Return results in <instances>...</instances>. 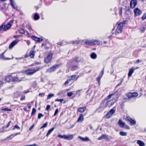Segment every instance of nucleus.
Instances as JSON below:
<instances>
[{"label":"nucleus","instance_id":"obj_53","mask_svg":"<svg viewBox=\"0 0 146 146\" xmlns=\"http://www.w3.org/2000/svg\"><path fill=\"white\" fill-rule=\"evenodd\" d=\"M123 82V79H121L120 80V83L119 84H118L116 86V87L117 88L118 86H119L120 85L122 84V83Z\"/></svg>","mask_w":146,"mask_h":146},{"label":"nucleus","instance_id":"obj_34","mask_svg":"<svg viewBox=\"0 0 146 146\" xmlns=\"http://www.w3.org/2000/svg\"><path fill=\"white\" fill-rule=\"evenodd\" d=\"M36 110L35 108H33L32 110V111L31 113V115H34L36 113Z\"/></svg>","mask_w":146,"mask_h":146},{"label":"nucleus","instance_id":"obj_60","mask_svg":"<svg viewBox=\"0 0 146 146\" xmlns=\"http://www.w3.org/2000/svg\"><path fill=\"white\" fill-rule=\"evenodd\" d=\"M78 57L77 56H75L74 59V60L76 62L78 61Z\"/></svg>","mask_w":146,"mask_h":146},{"label":"nucleus","instance_id":"obj_64","mask_svg":"<svg viewBox=\"0 0 146 146\" xmlns=\"http://www.w3.org/2000/svg\"><path fill=\"white\" fill-rule=\"evenodd\" d=\"M126 11L128 12H130V9L129 8V7L128 6L126 8Z\"/></svg>","mask_w":146,"mask_h":146},{"label":"nucleus","instance_id":"obj_31","mask_svg":"<svg viewBox=\"0 0 146 146\" xmlns=\"http://www.w3.org/2000/svg\"><path fill=\"white\" fill-rule=\"evenodd\" d=\"M129 95V93H128L127 94H126V95L125 96H124L123 98V99L124 100H127L129 99V98H131V97H130Z\"/></svg>","mask_w":146,"mask_h":146},{"label":"nucleus","instance_id":"obj_49","mask_svg":"<svg viewBox=\"0 0 146 146\" xmlns=\"http://www.w3.org/2000/svg\"><path fill=\"white\" fill-rule=\"evenodd\" d=\"M25 96L24 95H23L20 98V100L22 101L25 99Z\"/></svg>","mask_w":146,"mask_h":146},{"label":"nucleus","instance_id":"obj_59","mask_svg":"<svg viewBox=\"0 0 146 146\" xmlns=\"http://www.w3.org/2000/svg\"><path fill=\"white\" fill-rule=\"evenodd\" d=\"M31 103L30 102H29L27 104V106L29 109H30L31 108Z\"/></svg>","mask_w":146,"mask_h":146},{"label":"nucleus","instance_id":"obj_17","mask_svg":"<svg viewBox=\"0 0 146 146\" xmlns=\"http://www.w3.org/2000/svg\"><path fill=\"white\" fill-rule=\"evenodd\" d=\"M23 78H19L17 75L15 76H13L12 82H20L22 80Z\"/></svg>","mask_w":146,"mask_h":146},{"label":"nucleus","instance_id":"obj_23","mask_svg":"<svg viewBox=\"0 0 146 146\" xmlns=\"http://www.w3.org/2000/svg\"><path fill=\"white\" fill-rule=\"evenodd\" d=\"M146 29V27L143 25H142L140 26V30L141 33H143L144 32Z\"/></svg>","mask_w":146,"mask_h":146},{"label":"nucleus","instance_id":"obj_13","mask_svg":"<svg viewBox=\"0 0 146 146\" xmlns=\"http://www.w3.org/2000/svg\"><path fill=\"white\" fill-rule=\"evenodd\" d=\"M135 16L140 15L142 13V11L138 8L135 9L133 10Z\"/></svg>","mask_w":146,"mask_h":146},{"label":"nucleus","instance_id":"obj_28","mask_svg":"<svg viewBox=\"0 0 146 146\" xmlns=\"http://www.w3.org/2000/svg\"><path fill=\"white\" fill-rule=\"evenodd\" d=\"M34 19L35 20H37L40 18V17L37 13H35L33 16Z\"/></svg>","mask_w":146,"mask_h":146},{"label":"nucleus","instance_id":"obj_30","mask_svg":"<svg viewBox=\"0 0 146 146\" xmlns=\"http://www.w3.org/2000/svg\"><path fill=\"white\" fill-rule=\"evenodd\" d=\"M11 121H9L8 123H7L6 125L3 126L2 127V128L3 129H5V128H8L9 127V125H10V124L11 123Z\"/></svg>","mask_w":146,"mask_h":146},{"label":"nucleus","instance_id":"obj_11","mask_svg":"<svg viewBox=\"0 0 146 146\" xmlns=\"http://www.w3.org/2000/svg\"><path fill=\"white\" fill-rule=\"evenodd\" d=\"M13 76L11 75H8L5 76L4 80L7 82L9 83L12 82Z\"/></svg>","mask_w":146,"mask_h":146},{"label":"nucleus","instance_id":"obj_12","mask_svg":"<svg viewBox=\"0 0 146 146\" xmlns=\"http://www.w3.org/2000/svg\"><path fill=\"white\" fill-rule=\"evenodd\" d=\"M137 4V1L136 0H131L130 2V6L131 8H134Z\"/></svg>","mask_w":146,"mask_h":146},{"label":"nucleus","instance_id":"obj_42","mask_svg":"<svg viewBox=\"0 0 146 146\" xmlns=\"http://www.w3.org/2000/svg\"><path fill=\"white\" fill-rule=\"evenodd\" d=\"M54 96L53 94H50L47 96V99H49L51 98V97Z\"/></svg>","mask_w":146,"mask_h":146},{"label":"nucleus","instance_id":"obj_38","mask_svg":"<svg viewBox=\"0 0 146 146\" xmlns=\"http://www.w3.org/2000/svg\"><path fill=\"white\" fill-rule=\"evenodd\" d=\"M19 32L20 33L23 34L25 33V31L23 29L21 28L19 30Z\"/></svg>","mask_w":146,"mask_h":146},{"label":"nucleus","instance_id":"obj_10","mask_svg":"<svg viewBox=\"0 0 146 146\" xmlns=\"http://www.w3.org/2000/svg\"><path fill=\"white\" fill-rule=\"evenodd\" d=\"M60 65L59 64H56L54 66H51L49 68L46 70V71L48 72H52L54 71L56 68L58 67L59 66H60Z\"/></svg>","mask_w":146,"mask_h":146},{"label":"nucleus","instance_id":"obj_40","mask_svg":"<svg viewBox=\"0 0 146 146\" xmlns=\"http://www.w3.org/2000/svg\"><path fill=\"white\" fill-rule=\"evenodd\" d=\"M27 28L30 30H32V27H31V26L30 24H28L26 26Z\"/></svg>","mask_w":146,"mask_h":146},{"label":"nucleus","instance_id":"obj_2","mask_svg":"<svg viewBox=\"0 0 146 146\" xmlns=\"http://www.w3.org/2000/svg\"><path fill=\"white\" fill-rule=\"evenodd\" d=\"M126 21H123L119 23H117L116 25V27H114L112 30V34H115V35H118L122 33L123 27L124 26L126 23Z\"/></svg>","mask_w":146,"mask_h":146},{"label":"nucleus","instance_id":"obj_47","mask_svg":"<svg viewBox=\"0 0 146 146\" xmlns=\"http://www.w3.org/2000/svg\"><path fill=\"white\" fill-rule=\"evenodd\" d=\"M63 99H57L55 100V102H60L61 103H62V101H63Z\"/></svg>","mask_w":146,"mask_h":146},{"label":"nucleus","instance_id":"obj_7","mask_svg":"<svg viewBox=\"0 0 146 146\" xmlns=\"http://www.w3.org/2000/svg\"><path fill=\"white\" fill-rule=\"evenodd\" d=\"M57 137L68 140H71L73 138V135L70 134H69L67 135L64 134L62 135H58Z\"/></svg>","mask_w":146,"mask_h":146},{"label":"nucleus","instance_id":"obj_6","mask_svg":"<svg viewBox=\"0 0 146 146\" xmlns=\"http://www.w3.org/2000/svg\"><path fill=\"white\" fill-rule=\"evenodd\" d=\"M116 107H114L111 109L104 116V117L107 118H109L111 117L115 112Z\"/></svg>","mask_w":146,"mask_h":146},{"label":"nucleus","instance_id":"obj_51","mask_svg":"<svg viewBox=\"0 0 146 146\" xmlns=\"http://www.w3.org/2000/svg\"><path fill=\"white\" fill-rule=\"evenodd\" d=\"M50 105H47L46 106V109H45V110H46L47 111H48L50 109Z\"/></svg>","mask_w":146,"mask_h":146},{"label":"nucleus","instance_id":"obj_27","mask_svg":"<svg viewBox=\"0 0 146 146\" xmlns=\"http://www.w3.org/2000/svg\"><path fill=\"white\" fill-rule=\"evenodd\" d=\"M54 127H52L46 133V136L47 137H48L49 135L51 133L52 131L54 130Z\"/></svg>","mask_w":146,"mask_h":146},{"label":"nucleus","instance_id":"obj_19","mask_svg":"<svg viewBox=\"0 0 146 146\" xmlns=\"http://www.w3.org/2000/svg\"><path fill=\"white\" fill-rule=\"evenodd\" d=\"M117 124L121 127L122 128L124 127L125 124V123L123 122L120 119L119 120Z\"/></svg>","mask_w":146,"mask_h":146},{"label":"nucleus","instance_id":"obj_3","mask_svg":"<svg viewBox=\"0 0 146 146\" xmlns=\"http://www.w3.org/2000/svg\"><path fill=\"white\" fill-rule=\"evenodd\" d=\"M36 63H33L31 64L30 66H34L32 68H29L25 70L24 72L25 74L27 75H32L37 72L40 70L41 68L37 65Z\"/></svg>","mask_w":146,"mask_h":146},{"label":"nucleus","instance_id":"obj_39","mask_svg":"<svg viewBox=\"0 0 146 146\" xmlns=\"http://www.w3.org/2000/svg\"><path fill=\"white\" fill-rule=\"evenodd\" d=\"M20 129V128L17 125H15L14 127L12 129L13 130H14L15 129Z\"/></svg>","mask_w":146,"mask_h":146},{"label":"nucleus","instance_id":"obj_61","mask_svg":"<svg viewBox=\"0 0 146 146\" xmlns=\"http://www.w3.org/2000/svg\"><path fill=\"white\" fill-rule=\"evenodd\" d=\"M142 62V61L141 60H136V61L135 62V63L136 64H137L138 63H139L140 62Z\"/></svg>","mask_w":146,"mask_h":146},{"label":"nucleus","instance_id":"obj_8","mask_svg":"<svg viewBox=\"0 0 146 146\" xmlns=\"http://www.w3.org/2000/svg\"><path fill=\"white\" fill-rule=\"evenodd\" d=\"M75 75H72L71 76H68L67 80L64 83V85L66 86L68 85L72 80H74L76 78Z\"/></svg>","mask_w":146,"mask_h":146},{"label":"nucleus","instance_id":"obj_5","mask_svg":"<svg viewBox=\"0 0 146 146\" xmlns=\"http://www.w3.org/2000/svg\"><path fill=\"white\" fill-rule=\"evenodd\" d=\"M53 55V53L52 52H49L44 59V62L46 64L50 63L52 61Z\"/></svg>","mask_w":146,"mask_h":146},{"label":"nucleus","instance_id":"obj_25","mask_svg":"<svg viewBox=\"0 0 146 146\" xmlns=\"http://www.w3.org/2000/svg\"><path fill=\"white\" fill-rule=\"evenodd\" d=\"M5 52H3V53H1L0 54V59H6V60H9L10 59V58H5L4 56V53H5Z\"/></svg>","mask_w":146,"mask_h":146},{"label":"nucleus","instance_id":"obj_46","mask_svg":"<svg viewBox=\"0 0 146 146\" xmlns=\"http://www.w3.org/2000/svg\"><path fill=\"white\" fill-rule=\"evenodd\" d=\"M44 115L41 113H39L38 114V119H40L41 117H43Z\"/></svg>","mask_w":146,"mask_h":146},{"label":"nucleus","instance_id":"obj_43","mask_svg":"<svg viewBox=\"0 0 146 146\" xmlns=\"http://www.w3.org/2000/svg\"><path fill=\"white\" fill-rule=\"evenodd\" d=\"M47 125V122L45 123L40 128V129L46 127Z\"/></svg>","mask_w":146,"mask_h":146},{"label":"nucleus","instance_id":"obj_18","mask_svg":"<svg viewBox=\"0 0 146 146\" xmlns=\"http://www.w3.org/2000/svg\"><path fill=\"white\" fill-rule=\"evenodd\" d=\"M31 37L33 40L38 42H41L43 40V39L41 38L37 37L34 36H31Z\"/></svg>","mask_w":146,"mask_h":146},{"label":"nucleus","instance_id":"obj_50","mask_svg":"<svg viewBox=\"0 0 146 146\" xmlns=\"http://www.w3.org/2000/svg\"><path fill=\"white\" fill-rule=\"evenodd\" d=\"M45 95V93H40L39 94L38 96L40 97H42Z\"/></svg>","mask_w":146,"mask_h":146},{"label":"nucleus","instance_id":"obj_21","mask_svg":"<svg viewBox=\"0 0 146 146\" xmlns=\"http://www.w3.org/2000/svg\"><path fill=\"white\" fill-rule=\"evenodd\" d=\"M134 71V68L133 67L129 69V73L128 74V76L129 77L131 76L132 74V73H133Z\"/></svg>","mask_w":146,"mask_h":146},{"label":"nucleus","instance_id":"obj_26","mask_svg":"<svg viewBox=\"0 0 146 146\" xmlns=\"http://www.w3.org/2000/svg\"><path fill=\"white\" fill-rule=\"evenodd\" d=\"M137 143L139 146H144L145 145V143L140 140H137Z\"/></svg>","mask_w":146,"mask_h":146},{"label":"nucleus","instance_id":"obj_22","mask_svg":"<svg viewBox=\"0 0 146 146\" xmlns=\"http://www.w3.org/2000/svg\"><path fill=\"white\" fill-rule=\"evenodd\" d=\"M108 138V135H103L98 138V140H101L103 139H107Z\"/></svg>","mask_w":146,"mask_h":146},{"label":"nucleus","instance_id":"obj_35","mask_svg":"<svg viewBox=\"0 0 146 146\" xmlns=\"http://www.w3.org/2000/svg\"><path fill=\"white\" fill-rule=\"evenodd\" d=\"M11 5L13 7V8L15 9H17V7L13 3V2H10Z\"/></svg>","mask_w":146,"mask_h":146},{"label":"nucleus","instance_id":"obj_9","mask_svg":"<svg viewBox=\"0 0 146 146\" xmlns=\"http://www.w3.org/2000/svg\"><path fill=\"white\" fill-rule=\"evenodd\" d=\"M35 53L36 51L35 50H31L29 52V54H28L27 53L25 55V57L26 58H27L29 56L31 58H34Z\"/></svg>","mask_w":146,"mask_h":146},{"label":"nucleus","instance_id":"obj_58","mask_svg":"<svg viewBox=\"0 0 146 146\" xmlns=\"http://www.w3.org/2000/svg\"><path fill=\"white\" fill-rule=\"evenodd\" d=\"M120 106H121V108H123L124 106V102H121L120 104Z\"/></svg>","mask_w":146,"mask_h":146},{"label":"nucleus","instance_id":"obj_15","mask_svg":"<svg viewBox=\"0 0 146 146\" xmlns=\"http://www.w3.org/2000/svg\"><path fill=\"white\" fill-rule=\"evenodd\" d=\"M13 22V20L10 21L6 25L4 26L3 28V31H6L9 29L11 26V23H12Z\"/></svg>","mask_w":146,"mask_h":146},{"label":"nucleus","instance_id":"obj_52","mask_svg":"<svg viewBox=\"0 0 146 146\" xmlns=\"http://www.w3.org/2000/svg\"><path fill=\"white\" fill-rule=\"evenodd\" d=\"M4 82L0 80V88L3 86Z\"/></svg>","mask_w":146,"mask_h":146},{"label":"nucleus","instance_id":"obj_48","mask_svg":"<svg viewBox=\"0 0 146 146\" xmlns=\"http://www.w3.org/2000/svg\"><path fill=\"white\" fill-rule=\"evenodd\" d=\"M73 94V93L72 92H70L67 93V96L68 97H71Z\"/></svg>","mask_w":146,"mask_h":146},{"label":"nucleus","instance_id":"obj_44","mask_svg":"<svg viewBox=\"0 0 146 146\" xmlns=\"http://www.w3.org/2000/svg\"><path fill=\"white\" fill-rule=\"evenodd\" d=\"M122 8L121 7L119 9V15L121 16L122 15Z\"/></svg>","mask_w":146,"mask_h":146},{"label":"nucleus","instance_id":"obj_36","mask_svg":"<svg viewBox=\"0 0 146 146\" xmlns=\"http://www.w3.org/2000/svg\"><path fill=\"white\" fill-rule=\"evenodd\" d=\"M2 111H11L12 110L11 109L8 108H2L1 109Z\"/></svg>","mask_w":146,"mask_h":146},{"label":"nucleus","instance_id":"obj_45","mask_svg":"<svg viewBox=\"0 0 146 146\" xmlns=\"http://www.w3.org/2000/svg\"><path fill=\"white\" fill-rule=\"evenodd\" d=\"M142 20H144L146 19V13L143 14L141 17Z\"/></svg>","mask_w":146,"mask_h":146},{"label":"nucleus","instance_id":"obj_14","mask_svg":"<svg viewBox=\"0 0 146 146\" xmlns=\"http://www.w3.org/2000/svg\"><path fill=\"white\" fill-rule=\"evenodd\" d=\"M126 120L129 121L131 125H135L136 123V122L135 121L133 120L129 116H127L125 118Z\"/></svg>","mask_w":146,"mask_h":146},{"label":"nucleus","instance_id":"obj_55","mask_svg":"<svg viewBox=\"0 0 146 146\" xmlns=\"http://www.w3.org/2000/svg\"><path fill=\"white\" fill-rule=\"evenodd\" d=\"M30 92V91L29 90H25L23 91V94H26L27 93H29Z\"/></svg>","mask_w":146,"mask_h":146},{"label":"nucleus","instance_id":"obj_33","mask_svg":"<svg viewBox=\"0 0 146 146\" xmlns=\"http://www.w3.org/2000/svg\"><path fill=\"white\" fill-rule=\"evenodd\" d=\"M119 135L122 136H125L127 135V133L123 131H120L119 133Z\"/></svg>","mask_w":146,"mask_h":146},{"label":"nucleus","instance_id":"obj_1","mask_svg":"<svg viewBox=\"0 0 146 146\" xmlns=\"http://www.w3.org/2000/svg\"><path fill=\"white\" fill-rule=\"evenodd\" d=\"M115 93H110L103 100H102L100 105V108L104 109L106 108L109 107H110L112 106L116 102L117 100L114 99L108 100L112 96L114 95Z\"/></svg>","mask_w":146,"mask_h":146},{"label":"nucleus","instance_id":"obj_32","mask_svg":"<svg viewBox=\"0 0 146 146\" xmlns=\"http://www.w3.org/2000/svg\"><path fill=\"white\" fill-rule=\"evenodd\" d=\"M104 68L100 73L98 76V77H99L101 78L102 77L104 73Z\"/></svg>","mask_w":146,"mask_h":146},{"label":"nucleus","instance_id":"obj_62","mask_svg":"<svg viewBox=\"0 0 146 146\" xmlns=\"http://www.w3.org/2000/svg\"><path fill=\"white\" fill-rule=\"evenodd\" d=\"M38 145L36 144H31L30 145H26L25 146H37Z\"/></svg>","mask_w":146,"mask_h":146},{"label":"nucleus","instance_id":"obj_37","mask_svg":"<svg viewBox=\"0 0 146 146\" xmlns=\"http://www.w3.org/2000/svg\"><path fill=\"white\" fill-rule=\"evenodd\" d=\"M82 120V114H81L78 117L77 120V122H80Z\"/></svg>","mask_w":146,"mask_h":146},{"label":"nucleus","instance_id":"obj_41","mask_svg":"<svg viewBox=\"0 0 146 146\" xmlns=\"http://www.w3.org/2000/svg\"><path fill=\"white\" fill-rule=\"evenodd\" d=\"M90 140L89 139V138L87 137H86L84 138L83 137V141H89Z\"/></svg>","mask_w":146,"mask_h":146},{"label":"nucleus","instance_id":"obj_29","mask_svg":"<svg viewBox=\"0 0 146 146\" xmlns=\"http://www.w3.org/2000/svg\"><path fill=\"white\" fill-rule=\"evenodd\" d=\"M79 68L78 66L77 65L74 66L72 67L71 70L72 71H74L75 70Z\"/></svg>","mask_w":146,"mask_h":146},{"label":"nucleus","instance_id":"obj_56","mask_svg":"<svg viewBox=\"0 0 146 146\" xmlns=\"http://www.w3.org/2000/svg\"><path fill=\"white\" fill-rule=\"evenodd\" d=\"M58 109H56L55 111L54 114V116L56 115V114L58 113Z\"/></svg>","mask_w":146,"mask_h":146},{"label":"nucleus","instance_id":"obj_20","mask_svg":"<svg viewBox=\"0 0 146 146\" xmlns=\"http://www.w3.org/2000/svg\"><path fill=\"white\" fill-rule=\"evenodd\" d=\"M129 96L131 98L137 97L138 95V94L136 92L133 93L129 92Z\"/></svg>","mask_w":146,"mask_h":146},{"label":"nucleus","instance_id":"obj_16","mask_svg":"<svg viewBox=\"0 0 146 146\" xmlns=\"http://www.w3.org/2000/svg\"><path fill=\"white\" fill-rule=\"evenodd\" d=\"M19 40L17 39L13 41L9 45V49H12L19 42Z\"/></svg>","mask_w":146,"mask_h":146},{"label":"nucleus","instance_id":"obj_57","mask_svg":"<svg viewBox=\"0 0 146 146\" xmlns=\"http://www.w3.org/2000/svg\"><path fill=\"white\" fill-rule=\"evenodd\" d=\"M79 43H80L79 41H73L72 42V44H79Z\"/></svg>","mask_w":146,"mask_h":146},{"label":"nucleus","instance_id":"obj_24","mask_svg":"<svg viewBox=\"0 0 146 146\" xmlns=\"http://www.w3.org/2000/svg\"><path fill=\"white\" fill-rule=\"evenodd\" d=\"M91 58L93 59H96L97 57V55L95 52L92 53L90 55Z\"/></svg>","mask_w":146,"mask_h":146},{"label":"nucleus","instance_id":"obj_63","mask_svg":"<svg viewBox=\"0 0 146 146\" xmlns=\"http://www.w3.org/2000/svg\"><path fill=\"white\" fill-rule=\"evenodd\" d=\"M101 78H100V77H98L96 78V80L99 83V82H100V79H101Z\"/></svg>","mask_w":146,"mask_h":146},{"label":"nucleus","instance_id":"obj_4","mask_svg":"<svg viewBox=\"0 0 146 146\" xmlns=\"http://www.w3.org/2000/svg\"><path fill=\"white\" fill-rule=\"evenodd\" d=\"M84 43L86 45L91 46L102 45V44L99 40H85Z\"/></svg>","mask_w":146,"mask_h":146},{"label":"nucleus","instance_id":"obj_54","mask_svg":"<svg viewBox=\"0 0 146 146\" xmlns=\"http://www.w3.org/2000/svg\"><path fill=\"white\" fill-rule=\"evenodd\" d=\"M77 111L82 112V107H80L78 108L77 110Z\"/></svg>","mask_w":146,"mask_h":146}]
</instances>
